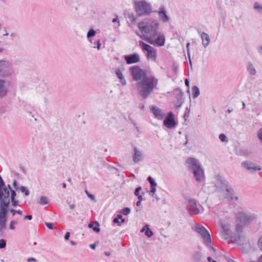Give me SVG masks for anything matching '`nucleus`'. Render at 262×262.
Masks as SVG:
<instances>
[{"label":"nucleus","instance_id":"9b49d317","mask_svg":"<svg viewBox=\"0 0 262 262\" xmlns=\"http://www.w3.org/2000/svg\"><path fill=\"white\" fill-rule=\"evenodd\" d=\"M11 85L10 80L0 79V98L7 95Z\"/></svg>","mask_w":262,"mask_h":262},{"label":"nucleus","instance_id":"e2e57ef3","mask_svg":"<svg viewBox=\"0 0 262 262\" xmlns=\"http://www.w3.org/2000/svg\"><path fill=\"white\" fill-rule=\"evenodd\" d=\"M150 192L152 193L153 194L155 193L156 191V186H150Z\"/></svg>","mask_w":262,"mask_h":262},{"label":"nucleus","instance_id":"f8f14e48","mask_svg":"<svg viewBox=\"0 0 262 262\" xmlns=\"http://www.w3.org/2000/svg\"><path fill=\"white\" fill-rule=\"evenodd\" d=\"M241 166L250 173H254L261 170L259 166L250 161H245L242 162Z\"/></svg>","mask_w":262,"mask_h":262},{"label":"nucleus","instance_id":"37998d69","mask_svg":"<svg viewBox=\"0 0 262 262\" xmlns=\"http://www.w3.org/2000/svg\"><path fill=\"white\" fill-rule=\"evenodd\" d=\"M6 246V241L5 239H0V249H4Z\"/></svg>","mask_w":262,"mask_h":262},{"label":"nucleus","instance_id":"412c9836","mask_svg":"<svg viewBox=\"0 0 262 262\" xmlns=\"http://www.w3.org/2000/svg\"><path fill=\"white\" fill-rule=\"evenodd\" d=\"M183 93L182 92H180L179 94L176 95L177 101H176L175 108L177 110H179L181 107L182 104L183 103Z\"/></svg>","mask_w":262,"mask_h":262},{"label":"nucleus","instance_id":"774afa93","mask_svg":"<svg viewBox=\"0 0 262 262\" xmlns=\"http://www.w3.org/2000/svg\"><path fill=\"white\" fill-rule=\"evenodd\" d=\"M258 53L262 55V47H260L258 49Z\"/></svg>","mask_w":262,"mask_h":262},{"label":"nucleus","instance_id":"680f3d73","mask_svg":"<svg viewBox=\"0 0 262 262\" xmlns=\"http://www.w3.org/2000/svg\"><path fill=\"white\" fill-rule=\"evenodd\" d=\"M32 216L31 215H26L24 216V220H31Z\"/></svg>","mask_w":262,"mask_h":262},{"label":"nucleus","instance_id":"f03ea898","mask_svg":"<svg viewBox=\"0 0 262 262\" xmlns=\"http://www.w3.org/2000/svg\"><path fill=\"white\" fill-rule=\"evenodd\" d=\"M257 215L248 211H241L235 214L236 225L235 227L234 242L241 246L244 244V242H247L244 228L251 223L257 220Z\"/></svg>","mask_w":262,"mask_h":262},{"label":"nucleus","instance_id":"7ed1b4c3","mask_svg":"<svg viewBox=\"0 0 262 262\" xmlns=\"http://www.w3.org/2000/svg\"><path fill=\"white\" fill-rule=\"evenodd\" d=\"M159 23L157 20L144 19L138 24V28L142 33L141 38L147 41V38L157 35Z\"/></svg>","mask_w":262,"mask_h":262},{"label":"nucleus","instance_id":"5701e85b","mask_svg":"<svg viewBox=\"0 0 262 262\" xmlns=\"http://www.w3.org/2000/svg\"><path fill=\"white\" fill-rule=\"evenodd\" d=\"M188 204L190 206L191 210L195 214L200 213L199 209L196 207V202L194 199L189 198L188 200Z\"/></svg>","mask_w":262,"mask_h":262},{"label":"nucleus","instance_id":"58836bf2","mask_svg":"<svg viewBox=\"0 0 262 262\" xmlns=\"http://www.w3.org/2000/svg\"><path fill=\"white\" fill-rule=\"evenodd\" d=\"M19 189L21 192L24 193L26 196H28L29 195V191L27 187L22 186L19 187Z\"/></svg>","mask_w":262,"mask_h":262},{"label":"nucleus","instance_id":"bb28decb","mask_svg":"<svg viewBox=\"0 0 262 262\" xmlns=\"http://www.w3.org/2000/svg\"><path fill=\"white\" fill-rule=\"evenodd\" d=\"M115 74L117 78L119 79L120 83L122 85L126 84V81L124 78L121 71L119 69H117L115 71Z\"/></svg>","mask_w":262,"mask_h":262},{"label":"nucleus","instance_id":"a18cd8bd","mask_svg":"<svg viewBox=\"0 0 262 262\" xmlns=\"http://www.w3.org/2000/svg\"><path fill=\"white\" fill-rule=\"evenodd\" d=\"M172 69L174 74H177L178 71V66L176 62L173 63Z\"/></svg>","mask_w":262,"mask_h":262},{"label":"nucleus","instance_id":"5fc2aeb1","mask_svg":"<svg viewBox=\"0 0 262 262\" xmlns=\"http://www.w3.org/2000/svg\"><path fill=\"white\" fill-rule=\"evenodd\" d=\"M189 113H190V109L188 108H187L186 110V112H185V113L184 114V117L185 118V117H188Z\"/></svg>","mask_w":262,"mask_h":262},{"label":"nucleus","instance_id":"f704fd0d","mask_svg":"<svg viewBox=\"0 0 262 262\" xmlns=\"http://www.w3.org/2000/svg\"><path fill=\"white\" fill-rule=\"evenodd\" d=\"M18 223L16 220H12L9 224V228L10 230H14L15 229V225Z\"/></svg>","mask_w":262,"mask_h":262},{"label":"nucleus","instance_id":"6ab92c4d","mask_svg":"<svg viewBox=\"0 0 262 262\" xmlns=\"http://www.w3.org/2000/svg\"><path fill=\"white\" fill-rule=\"evenodd\" d=\"M134 154L133 155V160L134 163H137L141 161L143 159V155L141 151L139 150L137 147L134 146Z\"/></svg>","mask_w":262,"mask_h":262},{"label":"nucleus","instance_id":"1a4fd4ad","mask_svg":"<svg viewBox=\"0 0 262 262\" xmlns=\"http://www.w3.org/2000/svg\"><path fill=\"white\" fill-rule=\"evenodd\" d=\"M139 43L140 46L142 48V50L147 52L146 56L147 59H150L155 61L157 57L156 50L149 45L144 42L143 41H139Z\"/></svg>","mask_w":262,"mask_h":262},{"label":"nucleus","instance_id":"4468645a","mask_svg":"<svg viewBox=\"0 0 262 262\" xmlns=\"http://www.w3.org/2000/svg\"><path fill=\"white\" fill-rule=\"evenodd\" d=\"M164 125L168 128H172L175 127L177 123L175 121L174 115L172 112H169L163 121Z\"/></svg>","mask_w":262,"mask_h":262},{"label":"nucleus","instance_id":"3c124183","mask_svg":"<svg viewBox=\"0 0 262 262\" xmlns=\"http://www.w3.org/2000/svg\"><path fill=\"white\" fill-rule=\"evenodd\" d=\"M46 226L50 229L53 230V224L52 223L49 222H46L45 223Z\"/></svg>","mask_w":262,"mask_h":262},{"label":"nucleus","instance_id":"cd10ccee","mask_svg":"<svg viewBox=\"0 0 262 262\" xmlns=\"http://www.w3.org/2000/svg\"><path fill=\"white\" fill-rule=\"evenodd\" d=\"M99 227L100 224L97 221L92 222L88 224V227L89 228H92L93 230L97 233L100 231V228Z\"/></svg>","mask_w":262,"mask_h":262},{"label":"nucleus","instance_id":"20e7f679","mask_svg":"<svg viewBox=\"0 0 262 262\" xmlns=\"http://www.w3.org/2000/svg\"><path fill=\"white\" fill-rule=\"evenodd\" d=\"M186 163L189 165L190 168L192 170L195 180L199 182L204 181L205 178L204 171L199 161L194 158L190 157L187 159Z\"/></svg>","mask_w":262,"mask_h":262},{"label":"nucleus","instance_id":"69168bd1","mask_svg":"<svg viewBox=\"0 0 262 262\" xmlns=\"http://www.w3.org/2000/svg\"><path fill=\"white\" fill-rule=\"evenodd\" d=\"M139 107L142 110H144V108H145V106H144V105L143 104V103H140L139 104Z\"/></svg>","mask_w":262,"mask_h":262},{"label":"nucleus","instance_id":"052dcab7","mask_svg":"<svg viewBox=\"0 0 262 262\" xmlns=\"http://www.w3.org/2000/svg\"><path fill=\"white\" fill-rule=\"evenodd\" d=\"M70 236V232H67L65 234L64 238V239H65L66 240H68V239H69Z\"/></svg>","mask_w":262,"mask_h":262},{"label":"nucleus","instance_id":"72a5a7b5","mask_svg":"<svg viewBox=\"0 0 262 262\" xmlns=\"http://www.w3.org/2000/svg\"><path fill=\"white\" fill-rule=\"evenodd\" d=\"M145 227H146V229L145 232V235L148 237H151L154 235V233L149 228V226L148 225H145Z\"/></svg>","mask_w":262,"mask_h":262},{"label":"nucleus","instance_id":"aec40b11","mask_svg":"<svg viewBox=\"0 0 262 262\" xmlns=\"http://www.w3.org/2000/svg\"><path fill=\"white\" fill-rule=\"evenodd\" d=\"M16 191L15 190L10 189V202H11L12 206L13 207L17 206L19 203L18 200L15 199L16 196Z\"/></svg>","mask_w":262,"mask_h":262},{"label":"nucleus","instance_id":"7c9ffc66","mask_svg":"<svg viewBox=\"0 0 262 262\" xmlns=\"http://www.w3.org/2000/svg\"><path fill=\"white\" fill-rule=\"evenodd\" d=\"M236 154L240 156H247L249 152L247 148H239L236 149Z\"/></svg>","mask_w":262,"mask_h":262},{"label":"nucleus","instance_id":"c9c22d12","mask_svg":"<svg viewBox=\"0 0 262 262\" xmlns=\"http://www.w3.org/2000/svg\"><path fill=\"white\" fill-rule=\"evenodd\" d=\"M128 20L134 24L136 20V17L133 13L128 14Z\"/></svg>","mask_w":262,"mask_h":262},{"label":"nucleus","instance_id":"13d9d810","mask_svg":"<svg viewBox=\"0 0 262 262\" xmlns=\"http://www.w3.org/2000/svg\"><path fill=\"white\" fill-rule=\"evenodd\" d=\"M27 262H37V260L33 257H30L27 259Z\"/></svg>","mask_w":262,"mask_h":262},{"label":"nucleus","instance_id":"6e6d98bb","mask_svg":"<svg viewBox=\"0 0 262 262\" xmlns=\"http://www.w3.org/2000/svg\"><path fill=\"white\" fill-rule=\"evenodd\" d=\"M119 219H118L117 217L114 218V220H113V222L114 223H116V224H117L118 226H120L121 225V223H120L119 221Z\"/></svg>","mask_w":262,"mask_h":262},{"label":"nucleus","instance_id":"0e129e2a","mask_svg":"<svg viewBox=\"0 0 262 262\" xmlns=\"http://www.w3.org/2000/svg\"><path fill=\"white\" fill-rule=\"evenodd\" d=\"M207 260L208 262H217L216 261L213 260L211 257L209 256L207 257Z\"/></svg>","mask_w":262,"mask_h":262},{"label":"nucleus","instance_id":"ea45409f","mask_svg":"<svg viewBox=\"0 0 262 262\" xmlns=\"http://www.w3.org/2000/svg\"><path fill=\"white\" fill-rule=\"evenodd\" d=\"M147 181L150 183V186H157V183L155 180L150 177L147 178Z\"/></svg>","mask_w":262,"mask_h":262},{"label":"nucleus","instance_id":"2eb2a0df","mask_svg":"<svg viewBox=\"0 0 262 262\" xmlns=\"http://www.w3.org/2000/svg\"><path fill=\"white\" fill-rule=\"evenodd\" d=\"M222 236L225 239H228L230 238H233V233L230 229V226L229 224L222 223Z\"/></svg>","mask_w":262,"mask_h":262},{"label":"nucleus","instance_id":"393cba45","mask_svg":"<svg viewBox=\"0 0 262 262\" xmlns=\"http://www.w3.org/2000/svg\"><path fill=\"white\" fill-rule=\"evenodd\" d=\"M158 13L159 17L162 21L165 23L169 21V18L166 14L164 7L160 8Z\"/></svg>","mask_w":262,"mask_h":262},{"label":"nucleus","instance_id":"de8ad7c7","mask_svg":"<svg viewBox=\"0 0 262 262\" xmlns=\"http://www.w3.org/2000/svg\"><path fill=\"white\" fill-rule=\"evenodd\" d=\"M13 186L15 189L14 190H18L19 189L18 184L17 182L16 181V180H13Z\"/></svg>","mask_w":262,"mask_h":262},{"label":"nucleus","instance_id":"49530a36","mask_svg":"<svg viewBox=\"0 0 262 262\" xmlns=\"http://www.w3.org/2000/svg\"><path fill=\"white\" fill-rule=\"evenodd\" d=\"M85 192L88 198H89L91 200H95V196L93 194H90L87 190H85Z\"/></svg>","mask_w":262,"mask_h":262},{"label":"nucleus","instance_id":"79ce46f5","mask_svg":"<svg viewBox=\"0 0 262 262\" xmlns=\"http://www.w3.org/2000/svg\"><path fill=\"white\" fill-rule=\"evenodd\" d=\"M101 45V44L100 42V40L98 39L96 42L94 43L93 47L94 48H97L98 50H100Z\"/></svg>","mask_w":262,"mask_h":262},{"label":"nucleus","instance_id":"338daca9","mask_svg":"<svg viewBox=\"0 0 262 262\" xmlns=\"http://www.w3.org/2000/svg\"><path fill=\"white\" fill-rule=\"evenodd\" d=\"M137 196L138 197V201H143V197L141 195H137Z\"/></svg>","mask_w":262,"mask_h":262},{"label":"nucleus","instance_id":"a878e982","mask_svg":"<svg viewBox=\"0 0 262 262\" xmlns=\"http://www.w3.org/2000/svg\"><path fill=\"white\" fill-rule=\"evenodd\" d=\"M227 192V198H229L231 201L235 200L238 201V198L235 195V192L233 188L229 187L226 190Z\"/></svg>","mask_w":262,"mask_h":262},{"label":"nucleus","instance_id":"4d7b16f0","mask_svg":"<svg viewBox=\"0 0 262 262\" xmlns=\"http://www.w3.org/2000/svg\"><path fill=\"white\" fill-rule=\"evenodd\" d=\"M98 243V242H95V243H94V244H90V247L91 249H92L94 250V249H95L96 247V245H97V244Z\"/></svg>","mask_w":262,"mask_h":262},{"label":"nucleus","instance_id":"c756f323","mask_svg":"<svg viewBox=\"0 0 262 262\" xmlns=\"http://www.w3.org/2000/svg\"><path fill=\"white\" fill-rule=\"evenodd\" d=\"M247 70L249 73L251 75H255L256 73V70L253 65V64L251 62H248L247 64Z\"/></svg>","mask_w":262,"mask_h":262},{"label":"nucleus","instance_id":"9d476101","mask_svg":"<svg viewBox=\"0 0 262 262\" xmlns=\"http://www.w3.org/2000/svg\"><path fill=\"white\" fill-rule=\"evenodd\" d=\"M6 206L4 204H0V236H3V230L6 228Z\"/></svg>","mask_w":262,"mask_h":262},{"label":"nucleus","instance_id":"6e6552de","mask_svg":"<svg viewBox=\"0 0 262 262\" xmlns=\"http://www.w3.org/2000/svg\"><path fill=\"white\" fill-rule=\"evenodd\" d=\"M147 39L146 42L156 47H163L165 45V36L158 31L157 35H154V36L147 38Z\"/></svg>","mask_w":262,"mask_h":262},{"label":"nucleus","instance_id":"8fccbe9b","mask_svg":"<svg viewBox=\"0 0 262 262\" xmlns=\"http://www.w3.org/2000/svg\"><path fill=\"white\" fill-rule=\"evenodd\" d=\"M258 247L259 250L262 251V236H261L258 242Z\"/></svg>","mask_w":262,"mask_h":262},{"label":"nucleus","instance_id":"b1692460","mask_svg":"<svg viewBox=\"0 0 262 262\" xmlns=\"http://www.w3.org/2000/svg\"><path fill=\"white\" fill-rule=\"evenodd\" d=\"M201 37L202 40L203 46L206 48L209 45L210 38L208 34L202 32L201 33Z\"/></svg>","mask_w":262,"mask_h":262},{"label":"nucleus","instance_id":"2f4dec72","mask_svg":"<svg viewBox=\"0 0 262 262\" xmlns=\"http://www.w3.org/2000/svg\"><path fill=\"white\" fill-rule=\"evenodd\" d=\"M253 9L257 13L262 14V5L259 2H256L254 3Z\"/></svg>","mask_w":262,"mask_h":262},{"label":"nucleus","instance_id":"bf43d9fd","mask_svg":"<svg viewBox=\"0 0 262 262\" xmlns=\"http://www.w3.org/2000/svg\"><path fill=\"white\" fill-rule=\"evenodd\" d=\"M19 168L20 169V170H21V171L25 174H27V171L25 169V168L21 165H19Z\"/></svg>","mask_w":262,"mask_h":262},{"label":"nucleus","instance_id":"09e8293b","mask_svg":"<svg viewBox=\"0 0 262 262\" xmlns=\"http://www.w3.org/2000/svg\"><path fill=\"white\" fill-rule=\"evenodd\" d=\"M141 189H142V187L141 186H139V187H137L135 190V193H134L135 195L136 196L140 195L139 192Z\"/></svg>","mask_w":262,"mask_h":262},{"label":"nucleus","instance_id":"864d4df0","mask_svg":"<svg viewBox=\"0 0 262 262\" xmlns=\"http://www.w3.org/2000/svg\"><path fill=\"white\" fill-rule=\"evenodd\" d=\"M256 87L258 90H262V81L257 83Z\"/></svg>","mask_w":262,"mask_h":262},{"label":"nucleus","instance_id":"f3484780","mask_svg":"<svg viewBox=\"0 0 262 262\" xmlns=\"http://www.w3.org/2000/svg\"><path fill=\"white\" fill-rule=\"evenodd\" d=\"M215 186L220 189H227L229 187V184L228 181L223 178H219L217 179L215 184Z\"/></svg>","mask_w":262,"mask_h":262},{"label":"nucleus","instance_id":"603ef678","mask_svg":"<svg viewBox=\"0 0 262 262\" xmlns=\"http://www.w3.org/2000/svg\"><path fill=\"white\" fill-rule=\"evenodd\" d=\"M258 137L262 143V128L258 132Z\"/></svg>","mask_w":262,"mask_h":262},{"label":"nucleus","instance_id":"4be33fe9","mask_svg":"<svg viewBox=\"0 0 262 262\" xmlns=\"http://www.w3.org/2000/svg\"><path fill=\"white\" fill-rule=\"evenodd\" d=\"M7 199H4V204L6 206V215H7L8 212H10L12 213L13 216H14L16 214V210H15L14 209H10L9 208L10 206V195L9 196H6Z\"/></svg>","mask_w":262,"mask_h":262},{"label":"nucleus","instance_id":"473e14b6","mask_svg":"<svg viewBox=\"0 0 262 262\" xmlns=\"http://www.w3.org/2000/svg\"><path fill=\"white\" fill-rule=\"evenodd\" d=\"M192 94L194 98H196L199 96L200 92L197 86L194 85L192 88Z\"/></svg>","mask_w":262,"mask_h":262},{"label":"nucleus","instance_id":"f257e3e1","mask_svg":"<svg viewBox=\"0 0 262 262\" xmlns=\"http://www.w3.org/2000/svg\"><path fill=\"white\" fill-rule=\"evenodd\" d=\"M129 71L134 80H141L137 84L139 94L146 99L156 86L158 80L152 76H146L145 72L138 66L130 67Z\"/></svg>","mask_w":262,"mask_h":262},{"label":"nucleus","instance_id":"c03bdc74","mask_svg":"<svg viewBox=\"0 0 262 262\" xmlns=\"http://www.w3.org/2000/svg\"><path fill=\"white\" fill-rule=\"evenodd\" d=\"M130 208H129L128 207L123 208V209H122V210L121 211V213H122L124 215H127L128 214H129L130 213Z\"/></svg>","mask_w":262,"mask_h":262},{"label":"nucleus","instance_id":"423d86ee","mask_svg":"<svg viewBox=\"0 0 262 262\" xmlns=\"http://www.w3.org/2000/svg\"><path fill=\"white\" fill-rule=\"evenodd\" d=\"M195 231L201 235L203 238L204 240V243L207 246L209 247L210 250L213 253L215 252V249L211 246V237L209 232L207 229L202 226L196 224L195 226Z\"/></svg>","mask_w":262,"mask_h":262},{"label":"nucleus","instance_id":"e433bc0d","mask_svg":"<svg viewBox=\"0 0 262 262\" xmlns=\"http://www.w3.org/2000/svg\"><path fill=\"white\" fill-rule=\"evenodd\" d=\"M39 203L42 205L47 204L48 203V198L45 196H41Z\"/></svg>","mask_w":262,"mask_h":262},{"label":"nucleus","instance_id":"4c0bfd02","mask_svg":"<svg viewBox=\"0 0 262 262\" xmlns=\"http://www.w3.org/2000/svg\"><path fill=\"white\" fill-rule=\"evenodd\" d=\"M96 31H95L94 29H90L87 33V35H86L87 38H89L91 37L95 36L96 35Z\"/></svg>","mask_w":262,"mask_h":262},{"label":"nucleus","instance_id":"dca6fc26","mask_svg":"<svg viewBox=\"0 0 262 262\" xmlns=\"http://www.w3.org/2000/svg\"><path fill=\"white\" fill-rule=\"evenodd\" d=\"M124 60L127 64L136 63L140 61V58L138 53H134L132 54L124 56Z\"/></svg>","mask_w":262,"mask_h":262},{"label":"nucleus","instance_id":"c85d7f7f","mask_svg":"<svg viewBox=\"0 0 262 262\" xmlns=\"http://www.w3.org/2000/svg\"><path fill=\"white\" fill-rule=\"evenodd\" d=\"M202 259V254L199 251H196L193 254L192 259L193 262H201Z\"/></svg>","mask_w":262,"mask_h":262},{"label":"nucleus","instance_id":"0eeeda50","mask_svg":"<svg viewBox=\"0 0 262 262\" xmlns=\"http://www.w3.org/2000/svg\"><path fill=\"white\" fill-rule=\"evenodd\" d=\"M11 63L7 60H0V77H8L13 74Z\"/></svg>","mask_w":262,"mask_h":262},{"label":"nucleus","instance_id":"a19ab883","mask_svg":"<svg viewBox=\"0 0 262 262\" xmlns=\"http://www.w3.org/2000/svg\"><path fill=\"white\" fill-rule=\"evenodd\" d=\"M219 139L222 142H227L228 138L224 134H221L219 135Z\"/></svg>","mask_w":262,"mask_h":262},{"label":"nucleus","instance_id":"ddd939ff","mask_svg":"<svg viewBox=\"0 0 262 262\" xmlns=\"http://www.w3.org/2000/svg\"><path fill=\"white\" fill-rule=\"evenodd\" d=\"M10 193L5 182L0 176V204H4V200L6 196H9Z\"/></svg>","mask_w":262,"mask_h":262},{"label":"nucleus","instance_id":"a211bd4d","mask_svg":"<svg viewBox=\"0 0 262 262\" xmlns=\"http://www.w3.org/2000/svg\"><path fill=\"white\" fill-rule=\"evenodd\" d=\"M150 111L154 114L155 118L159 120H162L165 117V114L162 110L156 106H151L150 107Z\"/></svg>","mask_w":262,"mask_h":262},{"label":"nucleus","instance_id":"39448f33","mask_svg":"<svg viewBox=\"0 0 262 262\" xmlns=\"http://www.w3.org/2000/svg\"><path fill=\"white\" fill-rule=\"evenodd\" d=\"M135 6L136 12L139 16L149 15L152 11L151 4L145 0L135 2Z\"/></svg>","mask_w":262,"mask_h":262}]
</instances>
